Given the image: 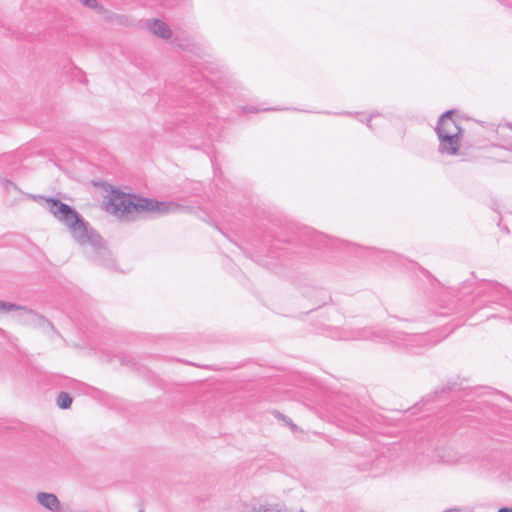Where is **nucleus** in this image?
Instances as JSON below:
<instances>
[{
  "mask_svg": "<svg viewBox=\"0 0 512 512\" xmlns=\"http://www.w3.org/2000/svg\"><path fill=\"white\" fill-rule=\"evenodd\" d=\"M148 28L154 35L167 39L171 36V30L169 26L162 20L155 19L148 23Z\"/></svg>",
  "mask_w": 512,
  "mask_h": 512,
  "instance_id": "nucleus-7",
  "label": "nucleus"
},
{
  "mask_svg": "<svg viewBox=\"0 0 512 512\" xmlns=\"http://www.w3.org/2000/svg\"><path fill=\"white\" fill-rule=\"evenodd\" d=\"M498 512H512V508L502 507L498 510Z\"/></svg>",
  "mask_w": 512,
  "mask_h": 512,
  "instance_id": "nucleus-12",
  "label": "nucleus"
},
{
  "mask_svg": "<svg viewBox=\"0 0 512 512\" xmlns=\"http://www.w3.org/2000/svg\"><path fill=\"white\" fill-rule=\"evenodd\" d=\"M25 313L27 314V316H28L29 318H35V317L37 316L36 314H34V313H33V312H31V311H25Z\"/></svg>",
  "mask_w": 512,
  "mask_h": 512,
  "instance_id": "nucleus-13",
  "label": "nucleus"
},
{
  "mask_svg": "<svg viewBox=\"0 0 512 512\" xmlns=\"http://www.w3.org/2000/svg\"><path fill=\"white\" fill-rule=\"evenodd\" d=\"M17 307L14 304H11L9 302L0 301V312H9Z\"/></svg>",
  "mask_w": 512,
  "mask_h": 512,
  "instance_id": "nucleus-11",
  "label": "nucleus"
},
{
  "mask_svg": "<svg viewBox=\"0 0 512 512\" xmlns=\"http://www.w3.org/2000/svg\"><path fill=\"white\" fill-rule=\"evenodd\" d=\"M241 512H277V506L268 505L260 502L259 500L252 499L249 502H244L240 506Z\"/></svg>",
  "mask_w": 512,
  "mask_h": 512,
  "instance_id": "nucleus-6",
  "label": "nucleus"
},
{
  "mask_svg": "<svg viewBox=\"0 0 512 512\" xmlns=\"http://www.w3.org/2000/svg\"><path fill=\"white\" fill-rule=\"evenodd\" d=\"M359 338L361 339H372V340H377L379 338H381L380 336L376 335L374 332L370 331V330H363L361 335L359 336Z\"/></svg>",
  "mask_w": 512,
  "mask_h": 512,
  "instance_id": "nucleus-10",
  "label": "nucleus"
},
{
  "mask_svg": "<svg viewBox=\"0 0 512 512\" xmlns=\"http://www.w3.org/2000/svg\"><path fill=\"white\" fill-rule=\"evenodd\" d=\"M105 207L108 212L120 218L133 212L165 214L180 208L178 204L173 202H158L154 199L125 194L120 190H112L110 192L105 202Z\"/></svg>",
  "mask_w": 512,
  "mask_h": 512,
  "instance_id": "nucleus-1",
  "label": "nucleus"
},
{
  "mask_svg": "<svg viewBox=\"0 0 512 512\" xmlns=\"http://www.w3.org/2000/svg\"><path fill=\"white\" fill-rule=\"evenodd\" d=\"M46 203L49 212L67 226L75 242L92 246H98L101 243L100 235L93 229H89L88 224L74 208L55 198H47Z\"/></svg>",
  "mask_w": 512,
  "mask_h": 512,
  "instance_id": "nucleus-2",
  "label": "nucleus"
},
{
  "mask_svg": "<svg viewBox=\"0 0 512 512\" xmlns=\"http://www.w3.org/2000/svg\"><path fill=\"white\" fill-rule=\"evenodd\" d=\"M79 3H81L86 8H89L91 10H95L98 13L103 14L105 12V8L98 2V0H77Z\"/></svg>",
  "mask_w": 512,
  "mask_h": 512,
  "instance_id": "nucleus-8",
  "label": "nucleus"
},
{
  "mask_svg": "<svg viewBox=\"0 0 512 512\" xmlns=\"http://www.w3.org/2000/svg\"><path fill=\"white\" fill-rule=\"evenodd\" d=\"M72 398L66 392H61L57 397V405L61 409H67L71 406Z\"/></svg>",
  "mask_w": 512,
  "mask_h": 512,
  "instance_id": "nucleus-9",
  "label": "nucleus"
},
{
  "mask_svg": "<svg viewBox=\"0 0 512 512\" xmlns=\"http://www.w3.org/2000/svg\"><path fill=\"white\" fill-rule=\"evenodd\" d=\"M36 500L42 507L51 512L60 510V501L53 493L39 492L36 494Z\"/></svg>",
  "mask_w": 512,
  "mask_h": 512,
  "instance_id": "nucleus-5",
  "label": "nucleus"
},
{
  "mask_svg": "<svg viewBox=\"0 0 512 512\" xmlns=\"http://www.w3.org/2000/svg\"><path fill=\"white\" fill-rule=\"evenodd\" d=\"M452 111L445 112L439 119L436 133L441 154L456 155L463 138V129L453 118Z\"/></svg>",
  "mask_w": 512,
  "mask_h": 512,
  "instance_id": "nucleus-3",
  "label": "nucleus"
},
{
  "mask_svg": "<svg viewBox=\"0 0 512 512\" xmlns=\"http://www.w3.org/2000/svg\"><path fill=\"white\" fill-rule=\"evenodd\" d=\"M389 340L397 345L404 346L411 350L417 346H424L428 344L427 336L419 334L397 333L393 335Z\"/></svg>",
  "mask_w": 512,
  "mask_h": 512,
  "instance_id": "nucleus-4",
  "label": "nucleus"
}]
</instances>
